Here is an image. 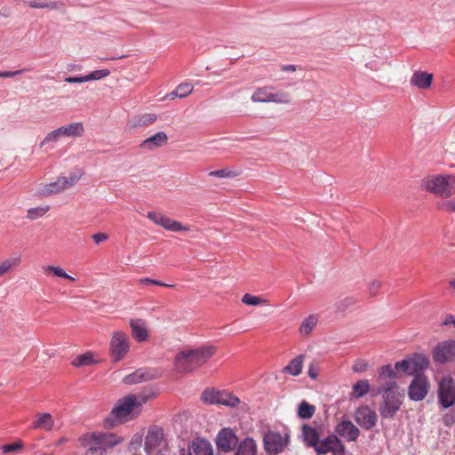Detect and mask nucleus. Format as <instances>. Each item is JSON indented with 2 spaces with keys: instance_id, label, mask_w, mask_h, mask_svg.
I'll return each instance as SVG.
<instances>
[{
  "instance_id": "nucleus-59",
  "label": "nucleus",
  "mask_w": 455,
  "mask_h": 455,
  "mask_svg": "<svg viewBox=\"0 0 455 455\" xmlns=\"http://www.w3.org/2000/svg\"><path fill=\"white\" fill-rule=\"evenodd\" d=\"M450 285L455 289V279L451 280Z\"/></svg>"
},
{
  "instance_id": "nucleus-38",
  "label": "nucleus",
  "mask_w": 455,
  "mask_h": 455,
  "mask_svg": "<svg viewBox=\"0 0 455 455\" xmlns=\"http://www.w3.org/2000/svg\"><path fill=\"white\" fill-rule=\"evenodd\" d=\"M269 102L288 104L291 102L290 94L286 92H277L270 93Z\"/></svg>"
},
{
  "instance_id": "nucleus-2",
  "label": "nucleus",
  "mask_w": 455,
  "mask_h": 455,
  "mask_svg": "<svg viewBox=\"0 0 455 455\" xmlns=\"http://www.w3.org/2000/svg\"><path fill=\"white\" fill-rule=\"evenodd\" d=\"M122 441L116 434L107 432L87 433L79 438L81 445L88 447V452L92 455H106L107 449L116 446Z\"/></svg>"
},
{
  "instance_id": "nucleus-54",
  "label": "nucleus",
  "mask_w": 455,
  "mask_h": 455,
  "mask_svg": "<svg viewBox=\"0 0 455 455\" xmlns=\"http://www.w3.org/2000/svg\"><path fill=\"white\" fill-rule=\"evenodd\" d=\"M92 238L95 243L99 244L101 242L106 241L108 239V235L104 233H96L92 235Z\"/></svg>"
},
{
  "instance_id": "nucleus-27",
  "label": "nucleus",
  "mask_w": 455,
  "mask_h": 455,
  "mask_svg": "<svg viewBox=\"0 0 455 455\" xmlns=\"http://www.w3.org/2000/svg\"><path fill=\"white\" fill-rule=\"evenodd\" d=\"M156 121V116L151 113H146L137 116L128 122V126L135 129L141 126H148Z\"/></svg>"
},
{
  "instance_id": "nucleus-43",
  "label": "nucleus",
  "mask_w": 455,
  "mask_h": 455,
  "mask_svg": "<svg viewBox=\"0 0 455 455\" xmlns=\"http://www.w3.org/2000/svg\"><path fill=\"white\" fill-rule=\"evenodd\" d=\"M61 139L58 129H55L49 132L40 143V147L43 148L50 142H58Z\"/></svg>"
},
{
  "instance_id": "nucleus-24",
  "label": "nucleus",
  "mask_w": 455,
  "mask_h": 455,
  "mask_svg": "<svg viewBox=\"0 0 455 455\" xmlns=\"http://www.w3.org/2000/svg\"><path fill=\"white\" fill-rule=\"evenodd\" d=\"M32 427L34 429L51 431L55 428L54 419L50 413H37Z\"/></svg>"
},
{
  "instance_id": "nucleus-41",
  "label": "nucleus",
  "mask_w": 455,
  "mask_h": 455,
  "mask_svg": "<svg viewBox=\"0 0 455 455\" xmlns=\"http://www.w3.org/2000/svg\"><path fill=\"white\" fill-rule=\"evenodd\" d=\"M44 270L45 272L52 273L55 276L62 277L70 281H75V278L67 274L66 271L60 267L47 266Z\"/></svg>"
},
{
  "instance_id": "nucleus-46",
  "label": "nucleus",
  "mask_w": 455,
  "mask_h": 455,
  "mask_svg": "<svg viewBox=\"0 0 455 455\" xmlns=\"http://www.w3.org/2000/svg\"><path fill=\"white\" fill-rule=\"evenodd\" d=\"M23 448V443L21 441H18L12 443L4 444L0 449L4 453L9 452H17Z\"/></svg>"
},
{
  "instance_id": "nucleus-29",
  "label": "nucleus",
  "mask_w": 455,
  "mask_h": 455,
  "mask_svg": "<svg viewBox=\"0 0 455 455\" xmlns=\"http://www.w3.org/2000/svg\"><path fill=\"white\" fill-rule=\"evenodd\" d=\"M305 355H299L283 369V373L298 376L301 373Z\"/></svg>"
},
{
  "instance_id": "nucleus-60",
  "label": "nucleus",
  "mask_w": 455,
  "mask_h": 455,
  "mask_svg": "<svg viewBox=\"0 0 455 455\" xmlns=\"http://www.w3.org/2000/svg\"><path fill=\"white\" fill-rule=\"evenodd\" d=\"M122 57H112L110 60L121 59Z\"/></svg>"
},
{
  "instance_id": "nucleus-3",
  "label": "nucleus",
  "mask_w": 455,
  "mask_h": 455,
  "mask_svg": "<svg viewBox=\"0 0 455 455\" xmlns=\"http://www.w3.org/2000/svg\"><path fill=\"white\" fill-rule=\"evenodd\" d=\"M148 401V396L142 395L137 397L135 395H128L117 401L112 408L110 416L105 419L107 427H113L116 420L122 421L125 419L135 409L140 407Z\"/></svg>"
},
{
  "instance_id": "nucleus-26",
  "label": "nucleus",
  "mask_w": 455,
  "mask_h": 455,
  "mask_svg": "<svg viewBox=\"0 0 455 455\" xmlns=\"http://www.w3.org/2000/svg\"><path fill=\"white\" fill-rule=\"evenodd\" d=\"M235 455H257V445L251 437H246L236 445Z\"/></svg>"
},
{
  "instance_id": "nucleus-15",
  "label": "nucleus",
  "mask_w": 455,
  "mask_h": 455,
  "mask_svg": "<svg viewBox=\"0 0 455 455\" xmlns=\"http://www.w3.org/2000/svg\"><path fill=\"white\" fill-rule=\"evenodd\" d=\"M355 419L361 427L370 430L376 425L378 416L369 406H362L355 411Z\"/></svg>"
},
{
  "instance_id": "nucleus-25",
  "label": "nucleus",
  "mask_w": 455,
  "mask_h": 455,
  "mask_svg": "<svg viewBox=\"0 0 455 455\" xmlns=\"http://www.w3.org/2000/svg\"><path fill=\"white\" fill-rule=\"evenodd\" d=\"M302 438L305 444L307 447L314 448V450L321 440L317 430L315 427L306 424L302 426Z\"/></svg>"
},
{
  "instance_id": "nucleus-51",
  "label": "nucleus",
  "mask_w": 455,
  "mask_h": 455,
  "mask_svg": "<svg viewBox=\"0 0 455 455\" xmlns=\"http://www.w3.org/2000/svg\"><path fill=\"white\" fill-rule=\"evenodd\" d=\"M26 70H27L26 68H22V69H19L16 71H0V77H3V78L14 77L15 76L24 73Z\"/></svg>"
},
{
  "instance_id": "nucleus-44",
  "label": "nucleus",
  "mask_w": 455,
  "mask_h": 455,
  "mask_svg": "<svg viewBox=\"0 0 455 455\" xmlns=\"http://www.w3.org/2000/svg\"><path fill=\"white\" fill-rule=\"evenodd\" d=\"M209 175L212 176V177L225 179V178H234L237 175V173H236V172L230 171L228 169H220V170L210 172Z\"/></svg>"
},
{
  "instance_id": "nucleus-1",
  "label": "nucleus",
  "mask_w": 455,
  "mask_h": 455,
  "mask_svg": "<svg viewBox=\"0 0 455 455\" xmlns=\"http://www.w3.org/2000/svg\"><path fill=\"white\" fill-rule=\"evenodd\" d=\"M215 353L216 347L212 345L182 350L175 356V370L180 373L191 372L206 363Z\"/></svg>"
},
{
  "instance_id": "nucleus-14",
  "label": "nucleus",
  "mask_w": 455,
  "mask_h": 455,
  "mask_svg": "<svg viewBox=\"0 0 455 455\" xmlns=\"http://www.w3.org/2000/svg\"><path fill=\"white\" fill-rule=\"evenodd\" d=\"M429 383L426 376H414L408 387L409 398L412 401H422L427 395Z\"/></svg>"
},
{
  "instance_id": "nucleus-16",
  "label": "nucleus",
  "mask_w": 455,
  "mask_h": 455,
  "mask_svg": "<svg viewBox=\"0 0 455 455\" xmlns=\"http://www.w3.org/2000/svg\"><path fill=\"white\" fill-rule=\"evenodd\" d=\"M218 449L224 452L233 451L238 444V438L230 428H223L220 431L216 438Z\"/></svg>"
},
{
  "instance_id": "nucleus-52",
  "label": "nucleus",
  "mask_w": 455,
  "mask_h": 455,
  "mask_svg": "<svg viewBox=\"0 0 455 455\" xmlns=\"http://www.w3.org/2000/svg\"><path fill=\"white\" fill-rule=\"evenodd\" d=\"M380 286H381V283L379 281H373L369 286V292H370L371 296L377 295Z\"/></svg>"
},
{
  "instance_id": "nucleus-42",
  "label": "nucleus",
  "mask_w": 455,
  "mask_h": 455,
  "mask_svg": "<svg viewBox=\"0 0 455 455\" xmlns=\"http://www.w3.org/2000/svg\"><path fill=\"white\" fill-rule=\"evenodd\" d=\"M193 92V85L189 83L180 84L176 87V93L179 98L182 99L189 95Z\"/></svg>"
},
{
  "instance_id": "nucleus-34",
  "label": "nucleus",
  "mask_w": 455,
  "mask_h": 455,
  "mask_svg": "<svg viewBox=\"0 0 455 455\" xmlns=\"http://www.w3.org/2000/svg\"><path fill=\"white\" fill-rule=\"evenodd\" d=\"M315 411V407L309 404L306 401H302L298 407V416L303 419H308L312 418Z\"/></svg>"
},
{
  "instance_id": "nucleus-11",
  "label": "nucleus",
  "mask_w": 455,
  "mask_h": 455,
  "mask_svg": "<svg viewBox=\"0 0 455 455\" xmlns=\"http://www.w3.org/2000/svg\"><path fill=\"white\" fill-rule=\"evenodd\" d=\"M438 399L439 403L444 409H447L455 403V387L454 381L451 378L444 377L440 380Z\"/></svg>"
},
{
  "instance_id": "nucleus-31",
  "label": "nucleus",
  "mask_w": 455,
  "mask_h": 455,
  "mask_svg": "<svg viewBox=\"0 0 455 455\" xmlns=\"http://www.w3.org/2000/svg\"><path fill=\"white\" fill-rule=\"evenodd\" d=\"M317 321L318 319L315 315H308L301 323L299 329V333L301 335H308L309 333H311L314 328L316 326Z\"/></svg>"
},
{
  "instance_id": "nucleus-40",
  "label": "nucleus",
  "mask_w": 455,
  "mask_h": 455,
  "mask_svg": "<svg viewBox=\"0 0 455 455\" xmlns=\"http://www.w3.org/2000/svg\"><path fill=\"white\" fill-rule=\"evenodd\" d=\"M50 207L46 206H38L35 208H30L28 210L27 217L29 220H36L43 217L48 211Z\"/></svg>"
},
{
  "instance_id": "nucleus-47",
  "label": "nucleus",
  "mask_w": 455,
  "mask_h": 455,
  "mask_svg": "<svg viewBox=\"0 0 455 455\" xmlns=\"http://www.w3.org/2000/svg\"><path fill=\"white\" fill-rule=\"evenodd\" d=\"M437 208L443 212L455 213V200H445L437 204Z\"/></svg>"
},
{
  "instance_id": "nucleus-36",
  "label": "nucleus",
  "mask_w": 455,
  "mask_h": 455,
  "mask_svg": "<svg viewBox=\"0 0 455 455\" xmlns=\"http://www.w3.org/2000/svg\"><path fill=\"white\" fill-rule=\"evenodd\" d=\"M220 391L215 389H206L202 393L201 399L205 403L218 404Z\"/></svg>"
},
{
  "instance_id": "nucleus-50",
  "label": "nucleus",
  "mask_w": 455,
  "mask_h": 455,
  "mask_svg": "<svg viewBox=\"0 0 455 455\" xmlns=\"http://www.w3.org/2000/svg\"><path fill=\"white\" fill-rule=\"evenodd\" d=\"M64 4L61 2H44L43 9H50V10H61L63 8Z\"/></svg>"
},
{
  "instance_id": "nucleus-7",
  "label": "nucleus",
  "mask_w": 455,
  "mask_h": 455,
  "mask_svg": "<svg viewBox=\"0 0 455 455\" xmlns=\"http://www.w3.org/2000/svg\"><path fill=\"white\" fill-rule=\"evenodd\" d=\"M428 358L422 354H414L411 357L395 363V369L412 376H423L421 373L427 368Z\"/></svg>"
},
{
  "instance_id": "nucleus-21",
  "label": "nucleus",
  "mask_w": 455,
  "mask_h": 455,
  "mask_svg": "<svg viewBox=\"0 0 455 455\" xmlns=\"http://www.w3.org/2000/svg\"><path fill=\"white\" fill-rule=\"evenodd\" d=\"M432 82L433 75L426 71H415L410 79L411 86L421 90L430 88Z\"/></svg>"
},
{
  "instance_id": "nucleus-17",
  "label": "nucleus",
  "mask_w": 455,
  "mask_h": 455,
  "mask_svg": "<svg viewBox=\"0 0 455 455\" xmlns=\"http://www.w3.org/2000/svg\"><path fill=\"white\" fill-rule=\"evenodd\" d=\"M335 435L347 442H354L358 438L360 430L351 421L343 420L335 427Z\"/></svg>"
},
{
  "instance_id": "nucleus-9",
  "label": "nucleus",
  "mask_w": 455,
  "mask_h": 455,
  "mask_svg": "<svg viewBox=\"0 0 455 455\" xmlns=\"http://www.w3.org/2000/svg\"><path fill=\"white\" fill-rule=\"evenodd\" d=\"M289 442V435H283L278 432L269 431L264 435L263 443L265 451L271 455H275L283 451Z\"/></svg>"
},
{
  "instance_id": "nucleus-30",
  "label": "nucleus",
  "mask_w": 455,
  "mask_h": 455,
  "mask_svg": "<svg viewBox=\"0 0 455 455\" xmlns=\"http://www.w3.org/2000/svg\"><path fill=\"white\" fill-rule=\"evenodd\" d=\"M20 262V256H13L2 261L0 263V277L18 267Z\"/></svg>"
},
{
  "instance_id": "nucleus-18",
  "label": "nucleus",
  "mask_w": 455,
  "mask_h": 455,
  "mask_svg": "<svg viewBox=\"0 0 455 455\" xmlns=\"http://www.w3.org/2000/svg\"><path fill=\"white\" fill-rule=\"evenodd\" d=\"M168 142V137L165 132H158L149 138L144 140L140 144L139 148L147 151H153L158 148L166 145Z\"/></svg>"
},
{
  "instance_id": "nucleus-32",
  "label": "nucleus",
  "mask_w": 455,
  "mask_h": 455,
  "mask_svg": "<svg viewBox=\"0 0 455 455\" xmlns=\"http://www.w3.org/2000/svg\"><path fill=\"white\" fill-rule=\"evenodd\" d=\"M148 376L147 375L146 371L142 369H139L135 371L134 372L125 376L123 379L124 383L127 385H132L136 383H140L143 380L148 379Z\"/></svg>"
},
{
  "instance_id": "nucleus-22",
  "label": "nucleus",
  "mask_w": 455,
  "mask_h": 455,
  "mask_svg": "<svg viewBox=\"0 0 455 455\" xmlns=\"http://www.w3.org/2000/svg\"><path fill=\"white\" fill-rule=\"evenodd\" d=\"M110 74L108 69H98L91 72L86 76H68L65 78V82L69 84H79L84 82H90L93 80H100L107 77Z\"/></svg>"
},
{
  "instance_id": "nucleus-6",
  "label": "nucleus",
  "mask_w": 455,
  "mask_h": 455,
  "mask_svg": "<svg viewBox=\"0 0 455 455\" xmlns=\"http://www.w3.org/2000/svg\"><path fill=\"white\" fill-rule=\"evenodd\" d=\"M130 339L123 331L113 332L109 342V353L114 363L120 362L130 351Z\"/></svg>"
},
{
  "instance_id": "nucleus-5",
  "label": "nucleus",
  "mask_w": 455,
  "mask_h": 455,
  "mask_svg": "<svg viewBox=\"0 0 455 455\" xmlns=\"http://www.w3.org/2000/svg\"><path fill=\"white\" fill-rule=\"evenodd\" d=\"M422 187L437 196L450 198L455 194V176H428L422 180Z\"/></svg>"
},
{
  "instance_id": "nucleus-19",
  "label": "nucleus",
  "mask_w": 455,
  "mask_h": 455,
  "mask_svg": "<svg viewBox=\"0 0 455 455\" xmlns=\"http://www.w3.org/2000/svg\"><path fill=\"white\" fill-rule=\"evenodd\" d=\"M189 455H214L211 443L204 438H196L188 445Z\"/></svg>"
},
{
  "instance_id": "nucleus-12",
  "label": "nucleus",
  "mask_w": 455,
  "mask_h": 455,
  "mask_svg": "<svg viewBox=\"0 0 455 455\" xmlns=\"http://www.w3.org/2000/svg\"><path fill=\"white\" fill-rule=\"evenodd\" d=\"M79 180V177L73 175L70 177H59L56 181L44 186L40 190V195L49 196L62 192L63 190L73 187Z\"/></svg>"
},
{
  "instance_id": "nucleus-10",
  "label": "nucleus",
  "mask_w": 455,
  "mask_h": 455,
  "mask_svg": "<svg viewBox=\"0 0 455 455\" xmlns=\"http://www.w3.org/2000/svg\"><path fill=\"white\" fill-rule=\"evenodd\" d=\"M433 359L440 364L455 362V339L439 342L433 349Z\"/></svg>"
},
{
  "instance_id": "nucleus-55",
  "label": "nucleus",
  "mask_w": 455,
  "mask_h": 455,
  "mask_svg": "<svg viewBox=\"0 0 455 455\" xmlns=\"http://www.w3.org/2000/svg\"><path fill=\"white\" fill-rule=\"evenodd\" d=\"M443 325H444V326H448V325L455 326V317H454V315H447L445 316V319L443 322Z\"/></svg>"
},
{
  "instance_id": "nucleus-45",
  "label": "nucleus",
  "mask_w": 455,
  "mask_h": 455,
  "mask_svg": "<svg viewBox=\"0 0 455 455\" xmlns=\"http://www.w3.org/2000/svg\"><path fill=\"white\" fill-rule=\"evenodd\" d=\"M242 302L249 306H258L264 303L265 300L259 297L251 295L250 293H245L242 298Z\"/></svg>"
},
{
  "instance_id": "nucleus-13",
  "label": "nucleus",
  "mask_w": 455,
  "mask_h": 455,
  "mask_svg": "<svg viewBox=\"0 0 455 455\" xmlns=\"http://www.w3.org/2000/svg\"><path fill=\"white\" fill-rule=\"evenodd\" d=\"M147 217L151 220L156 225L162 227L163 228L172 231V232H180V231H188L189 227L184 226L180 222L172 220L166 215L157 212H148Z\"/></svg>"
},
{
  "instance_id": "nucleus-53",
  "label": "nucleus",
  "mask_w": 455,
  "mask_h": 455,
  "mask_svg": "<svg viewBox=\"0 0 455 455\" xmlns=\"http://www.w3.org/2000/svg\"><path fill=\"white\" fill-rule=\"evenodd\" d=\"M319 369L315 363H311L308 367L307 374L308 376L315 379L318 377Z\"/></svg>"
},
{
  "instance_id": "nucleus-20",
  "label": "nucleus",
  "mask_w": 455,
  "mask_h": 455,
  "mask_svg": "<svg viewBox=\"0 0 455 455\" xmlns=\"http://www.w3.org/2000/svg\"><path fill=\"white\" fill-rule=\"evenodd\" d=\"M62 138H79L84 133V127L81 122H76L57 128Z\"/></svg>"
},
{
  "instance_id": "nucleus-39",
  "label": "nucleus",
  "mask_w": 455,
  "mask_h": 455,
  "mask_svg": "<svg viewBox=\"0 0 455 455\" xmlns=\"http://www.w3.org/2000/svg\"><path fill=\"white\" fill-rule=\"evenodd\" d=\"M93 356L90 352L80 355L73 361V365L76 367H81L85 365H90L93 363Z\"/></svg>"
},
{
  "instance_id": "nucleus-57",
  "label": "nucleus",
  "mask_w": 455,
  "mask_h": 455,
  "mask_svg": "<svg viewBox=\"0 0 455 455\" xmlns=\"http://www.w3.org/2000/svg\"><path fill=\"white\" fill-rule=\"evenodd\" d=\"M281 70L284 72H294L296 71V66L292 64L283 65L281 67Z\"/></svg>"
},
{
  "instance_id": "nucleus-23",
  "label": "nucleus",
  "mask_w": 455,
  "mask_h": 455,
  "mask_svg": "<svg viewBox=\"0 0 455 455\" xmlns=\"http://www.w3.org/2000/svg\"><path fill=\"white\" fill-rule=\"evenodd\" d=\"M130 326L132 330V335L138 342H144L148 340V331L143 320L132 319L130 321Z\"/></svg>"
},
{
  "instance_id": "nucleus-4",
  "label": "nucleus",
  "mask_w": 455,
  "mask_h": 455,
  "mask_svg": "<svg viewBox=\"0 0 455 455\" xmlns=\"http://www.w3.org/2000/svg\"><path fill=\"white\" fill-rule=\"evenodd\" d=\"M396 384L395 381H387L385 387H379L375 395H383V402L379 407V413L382 418L391 419L400 410L403 395L396 392Z\"/></svg>"
},
{
  "instance_id": "nucleus-33",
  "label": "nucleus",
  "mask_w": 455,
  "mask_h": 455,
  "mask_svg": "<svg viewBox=\"0 0 455 455\" xmlns=\"http://www.w3.org/2000/svg\"><path fill=\"white\" fill-rule=\"evenodd\" d=\"M239 403L240 400L237 396L225 390L220 391L218 404L228 407H235Z\"/></svg>"
},
{
  "instance_id": "nucleus-56",
  "label": "nucleus",
  "mask_w": 455,
  "mask_h": 455,
  "mask_svg": "<svg viewBox=\"0 0 455 455\" xmlns=\"http://www.w3.org/2000/svg\"><path fill=\"white\" fill-rule=\"evenodd\" d=\"M28 6L31 8H39L43 9L44 2L37 1V0H32L26 3Z\"/></svg>"
},
{
  "instance_id": "nucleus-58",
  "label": "nucleus",
  "mask_w": 455,
  "mask_h": 455,
  "mask_svg": "<svg viewBox=\"0 0 455 455\" xmlns=\"http://www.w3.org/2000/svg\"><path fill=\"white\" fill-rule=\"evenodd\" d=\"M175 98H179V94L176 93V89L173 90L172 92L167 93L164 97V99H168V100H173Z\"/></svg>"
},
{
  "instance_id": "nucleus-28",
  "label": "nucleus",
  "mask_w": 455,
  "mask_h": 455,
  "mask_svg": "<svg viewBox=\"0 0 455 455\" xmlns=\"http://www.w3.org/2000/svg\"><path fill=\"white\" fill-rule=\"evenodd\" d=\"M399 371H397L395 369V366L393 368L390 364H386V365L381 366L378 371L379 383H380L381 385H383V387H385V384L387 383V382H385V380L387 379H388L389 381H394V379L398 377Z\"/></svg>"
},
{
  "instance_id": "nucleus-8",
  "label": "nucleus",
  "mask_w": 455,
  "mask_h": 455,
  "mask_svg": "<svg viewBox=\"0 0 455 455\" xmlns=\"http://www.w3.org/2000/svg\"><path fill=\"white\" fill-rule=\"evenodd\" d=\"M315 451L317 455H345L346 448L341 440L335 435L330 434L326 437L320 440Z\"/></svg>"
},
{
  "instance_id": "nucleus-48",
  "label": "nucleus",
  "mask_w": 455,
  "mask_h": 455,
  "mask_svg": "<svg viewBox=\"0 0 455 455\" xmlns=\"http://www.w3.org/2000/svg\"><path fill=\"white\" fill-rule=\"evenodd\" d=\"M368 366V363L365 360L358 359L355 362L352 370L354 372L362 373L367 371Z\"/></svg>"
},
{
  "instance_id": "nucleus-35",
  "label": "nucleus",
  "mask_w": 455,
  "mask_h": 455,
  "mask_svg": "<svg viewBox=\"0 0 455 455\" xmlns=\"http://www.w3.org/2000/svg\"><path fill=\"white\" fill-rule=\"evenodd\" d=\"M353 394L355 398L364 396L370 390V384L367 379H360L353 385Z\"/></svg>"
},
{
  "instance_id": "nucleus-37",
  "label": "nucleus",
  "mask_w": 455,
  "mask_h": 455,
  "mask_svg": "<svg viewBox=\"0 0 455 455\" xmlns=\"http://www.w3.org/2000/svg\"><path fill=\"white\" fill-rule=\"evenodd\" d=\"M271 88L263 87L259 88L256 92L251 95V100L253 102H269L270 98V91Z\"/></svg>"
},
{
  "instance_id": "nucleus-49",
  "label": "nucleus",
  "mask_w": 455,
  "mask_h": 455,
  "mask_svg": "<svg viewBox=\"0 0 455 455\" xmlns=\"http://www.w3.org/2000/svg\"><path fill=\"white\" fill-rule=\"evenodd\" d=\"M140 282L142 284H154V285L165 286V287H173L174 286L173 284L164 283L163 282L154 280L151 278H148V277L140 279Z\"/></svg>"
}]
</instances>
